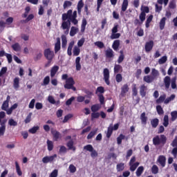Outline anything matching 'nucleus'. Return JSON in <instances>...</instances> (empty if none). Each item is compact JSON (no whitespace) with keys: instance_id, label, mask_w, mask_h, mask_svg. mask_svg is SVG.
<instances>
[{"instance_id":"23","label":"nucleus","mask_w":177,"mask_h":177,"mask_svg":"<svg viewBox=\"0 0 177 177\" xmlns=\"http://www.w3.org/2000/svg\"><path fill=\"white\" fill-rule=\"evenodd\" d=\"M75 67L77 71H81V57H77L75 59Z\"/></svg>"},{"instance_id":"29","label":"nucleus","mask_w":177,"mask_h":177,"mask_svg":"<svg viewBox=\"0 0 177 177\" xmlns=\"http://www.w3.org/2000/svg\"><path fill=\"white\" fill-rule=\"evenodd\" d=\"M165 99H167V95H165V94L161 95L159 97V98H158L156 100V104H160L161 103H163V102H165Z\"/></svg>"},{"instance_id":"21","label":"nucleus","mask_w":177,"mask_h":177,"mask_svg":"<svg viewBox=\"0 0 177 177\" xmlns=\"http://www.w3.org/2000/svg\"><path fill=\"white\" fill-rule=\"evenodd\" d=\"M164 84L165 89H169V86H171V77L169 76H166L164 78Z\"/></svg>"},{"instance_id":"57","label":"nucleus","mask_w":177,"mask_h":177,"mask_svg":"<svg viewBox=\"0 0 177 177\" xmlns=\"http://www.w3.org/2000/svg\"><path fill=\"white\" fill-rule=\"evenodd\" d=\"M171 86L172 89H176V77H174L171 79Z\"/></svg>"},{"instance_id":"28","label":"nucleus","mask_w":177,"mask_h":177,"mask_svg":"<svg viewBox=\"0 0 177 177\" xmlns=\"http://www.w3.org/2000/svg\"><path fill=\"white\" fill-rule=\"evenodd\" d=\"M144 171H145V167L143 166L138 167V168L136 171V176L138 177L142 176V174H143Z\"/></svg>"},{"instance_id":"62","label":"nucleus","mask_w":177,"mask_h":177,"mask_svg":"<svg viewBox=\"0 0 177 177\" xmlns=\"http://www.w3.org/2000/svg\"><path fill=\"white\" fill-rule=\"evenodd\" d=\"M121 37L120 33H111V39H118Z\"/></svg>"},{"instance_id":"4","label":"nucleus","mask_w":177,"mask_h":177,"mask_svg":"<svg viewBox=\"0 0 177 177\" xmlns=\"http://www.w3.org/2000/svg\"><path fill=\"white\" fill-rule=\"evenodd\" d=\"M84 149L86 150L87 151L91 152V156L93 158L95 157H97V151L93 149V147L91 145H87L84 147Z\"/></svg>"},{"instance_id":"26","label":"nucleus","mask_w":177,"mask_h":177,"mask_svg":"<svg viewBox=\"0 0 177 177\" xmlns=\"http://www.w3.org/2000/svg\"><path fill=\"white\" fill-rule=\"evenodd\" d=\"M165 21H167V18L165 17H162L159 22L160 30H162L165 28Z\"/></svg>"},{"instance_id":"56","label":"nucleus","mask_w":177,"mask_h":177,"mask_svg":"<svg viewBox=\"0 0 177 177\" xmlns=\"http://www.w3.org/2000/svg\"><path fill=\"white\" fill-rule=\"evenodd\" d=\"M8 125H10V127H17V122L13 120V118H10L8 120Z\"/></svg>"},{"instance_id":"6","label":"nucleus","mask_w":177,"mask_h":177,"mask_svg":"<svg viewBox=\"0 0 177 177\" xmlns=\"http://www.w3.org/2000/svg\"><path fill=\"white\" fill-rule=\"evenodd\" d=\"M57 158V154H54L50 156H44L42 158V162L44 164H48V162H53V161H55V158Z\"/></svg>"},{"instance_id":"5","label":"nucleus","mask_w":177,"mask_h":177,"mask_svg":"<svg viewBox=\"0 0 177 177\" xmlns=\"http://www.w3.org/2000/svg\"><path fill=\"white\" fill-rule=\"evenodd\" d=\"M104 81L106 85H110V71L109 68H105L103 71Z\"/></svg>"},{"instance_id":"35","label":"nucleus","mask_w":177,"mask_h":177,"mask_svg":"<svg viewBox=\"0 0 177 177\" xmlns=\"http://www.w3.org/2000/svg\"><path fill=\"white\" fill-rule=\"evenodd\" d=\"M57 71H59V66H54L50 70V77H53L56 75V73H57Z\"/></svg>"},{"instance_id":"60","label":"nucleus","mask_w":177,"mask_h":177,"mask_svg":"<svg viewBox=\"0 0 177 177\" xmlns=\"http://www.w3.org/2000/svg\"><path fill=\"white\" fill-rule=\"evenodd\" d=\"M141 12L145 13H149L150 12V8L148 6H142L141 7Z\"/></svg>"},{"instance_id":"14","label":"nucleus","mask_w":177,"mask_h":177,"mask_svg":"<svg viewBox=\"0 0 177 177\" xmlns=\"http://www.w3.org/2000/svg\"><path fill=\"white\" fill-rule=\"evenodd\" d=\"M70 26H71V24H67V22H62V28L64 30H66L64 31L65 35H68V32H70Z\"/></svg>"},{"instance_id":"3","label":"nucleus","mask_w":177,"mask_h":177,"mask_svg":"<svg viewBox=\"0 0 177 177\" xmlns=\"http://www.w3.org/2000/svg\"><path fill=\"white\" fill-rule=\"evenodd\" d=\"M44 55L47 60H53V57H55V52L51 50L50 48L45 49Z\"/></svg>"},{"instance_id":"33","label":"nucleus","mask_w":177,"mask_h":177,"mask_svg":"<svg viewBox=\"0 0 177 177\" xmlns=\"http://www.w3.org/2000/svg\"><path fill=\"white\" fill-rule=\"evenodd\" d=\"M153 15H150L147 18V21L145 22V27L146 28H149V27H150V23H151V21H153Z\"/></svg>"},{"instance_id":"16","label":"nucleus","mask_w":177,"mask_h":177,"mask_svg":"<svg viewBox=\"0 0 177 177\" xmlns=\"http://www.w3.org/2000/svg\"><path fill=\"white\" fill-rule=\"evenodd\" d=\"M129 91V86L127 84H124L121 88V96H125L127 95V92Z\"/></svg>"},{"instance_id":"52","label":"nucleus","mask_w":177,"mask_h":177,"mask_svg":"<svg viewBox=\"0 0 177 177\" xmlns=\"http://www.w3.org/2000/svg\"><path fill=\"white\" fill-rule=\"evenodd\" d=\"M124 139H125V136H124V134H120L119 136L117 138L118 145H121Z\"/></svg>"},{"instance_id":"30","label":"nucleus","mask_w":177,"mask_h":177,"mask_svg":"<svg viewBox=\"0 0 177 177\" xmlns=\"http://www.w3.org/2000/svg\"><path fill=\"white\" fill-rule=\"evenodd\" d=\"M158 124H160V120L158 118H154L151 120V125L152 128H156L158 127Z\"/></svg>"},{"instance_id":"55","label":"nucleus","mask_w":177,"mask_h":177,"mask_svg":"<svg viewBox=\"0 0 177 177\" xmlns=\"http://www.w3.org/2000/svg\"><path fill=\"white\" fill-rule=\"evenodd\" d=\"M167 60H168V57L166 55H165L158 59V64H164L165 63H167Z\"/></svg>"},{"instance_id":"53","label":"nucleus","mask_w":177,"mask_h":177,"mask_svg":"<svg viewBox=\"0 0 177 177\" xmlns=\"http://www.w3.org/2000/svg\"><path fill=\"white\" fill-rule=\"evenodd\" d=\"M158 166L153 165L151 167V172L152 174H153V175H157V174H158Z\"/></svg>"},{"instance_id":"50","label":"nucleus","mask_w":177,"mask_h":177,"mask_svg":"<svg viewBox=\"0 0 177 177\" xmlns=\"http://www.w3.org/2000/svg\"><path fill=\"white\" fill-rule=\"evenodd\" d=\"M156 111L158 115H162V114H164V109H162V106H161V105L156 106Z\"/></svg>"},{"instance_id":"13","label":"nucleus","mask_w":177,"mask_h":177,"mask_svg":"<svg viewBox=\"0 0 177 177\" xmlns=\"http://www.w3.org/2000/svg\"><path fill=\"white\" fill-rule=\"evenodd\" d=\"M9 102H10V95H8L6 97V100L3 102V104L1 106V110L6 111V109H8V107H9Z\"/></svg>"},{"instance_id":"11","label":"nucleus","mask_w":177,"mask_h":177,"mask_svg":"<svg viewBox=\"0 0 177 177\" xmlns=\"http://www.w3.org/2000/svg\"><path fill=\"white\" fill-rule=\"evenodd\" d=\"M51 133L55 142H57V140L62 138V134H60V132L57 130H51Z\"/></svg>"},{"instance_id":"45","label":"nucleus","mask_w":177,"mask_h":177,"mask_svg":"<svg viewBox=\"0 0 177 177\" xmlns=\"http://www.w3.org/2000/svg\"><path fill=\"white\" fill-rule=\"evenodd\" d=\"M15 167L17 175L19 176H21V175H23V172L21 171V169H20V165H19V162H17V161L15 162Z\"/></svg>"},{"instance_id":"49","label":"nucleus","mask_w":177,"mask_h":177,"mask_svg":"<svg viewBox=\"0 0 177 177\" xmlns=\"http://www.w3.org/2000/svg\"><path fill=\"white\" fill-rule=\"evenodd\" d=\"M47 149L48 151H52L53 150V142L49 140H47Z\"/></svg>"},{"instance_id":"19","label":"nucleus","mask_w":177,"mask_h":177,"mask_svg":"<svg viewBox=\"0 0 177 177\" xmlns=\"http://www.w3.org/2000/svg\"><path fill=\"white\" fill-rule=\"evenodd\" d=\"M156 80L151 75H145L143 77L144 82H147V84H151Z\"/></svg>"},{"instance_id":"54","label":"nucleus","mask_w":177,"mask_h":177,"mask_svg":"<svg viewBox=\"0 0 177 177\" xmlns=\"http://www.w3.org/2000/svg\"><path fill=\"white\" fill-rule=\"evenodd\" d=\"M176 96L175 94H172L170 97L165 98V104H168L169 102L174 100L175 99Z\"/></svg>"},{"instance_id":"37","label":"nucleus","mask_w":177,"mask_h":177,"mask_svg":"<svg viewBox=\"0 0 177 177\" xmlns=\"http://www.w3.org/2000/svg\"><path fill=\"white\" fill-rule=\"evenodd\" d=\"M125 165L123 162H120L118 163L116 165V169L118 171V172H122V171H124V168H125Z\"/></svg>"},{"instance_id":"39","label":"nucleus","mask_w":177,"mask_h":177,"mask_svg":"<svg viewBox=\"0 0 177 177\" xmlns=\"http://www.w3.org/2000/svg\"><path fill=\"white\" fill-rule=\"evenodd\" d=\"M128 5H129L128 0H123V2L122 3V8H121L122 12H125L127 9H128Z\"/></svg>"},{"instance_id":"40","label":"nucleus","mask_w":177,"mask_h":177,"mask_svg":"<svg viewBox=\"0 0 177 177\" xmlns=\"http://www.w3.org/2000/svg\"><path fill=\"white\" fill-rule=\"evenodd\" d=\"M151 75L155 80H156L157 77H158V75H160V73L158 72V71H157V69H156V68H153L151 69Z\"/></svg>"},{"instance_id":"42","label":"nucleus","mask_w":177,"mask_h":177,"mask_svg":"<svg viewBox=\"0 0 177 177\" xmlns=\"http://www.w3.org/2000/svg\"><path fill=\"white\" fill-rule=\"evenodd\" d=\"M73 56H80V54L81 53V49L79 48L78 46H75L73 48Z\"/></svg>"},{"instance_id":"61","label":"nucleus","mask_w":177,"mask_h":177,"mask_svg":"<svg viewBox=\"0 0 177 177\" xmlns=\"http://www.w3.org/2000/svg\"><path fill=\"white\" fill-rule=\"evenodd\" d=\"M115 81L118 84H120V82H122V75H121V73H118L115 75Z\"/></svg>"},{"instance_id":"7","label":"nucleus","mask_w":177,"mask_h":177,"mask_svg":"<svg viewBox=\"0 0 177 177\" xmlns=\"http://www.w3.org/2000/svg\"><path fill=\"white\" fill-rule=\"evenodd\" d=\"M153 46L154 41L153 40H150L149 41L146 42L145 46V52H147V53H149V52H151Z\"/></svg>"},{"instance_id":"18","label":"nucleus","mask_w":177,"mask_h":177,"mask_svg":"<svg viewBox=\"0 0 177 177\" xmlns=\"http://www.w3.org/2000/svg\"><path fill=\"white\" fill-rule=\"evenodd\" d=\"M60 49H62L60 38L57 37V41L55 44V48H54L55 53H57V52H59V50H60Z\"/></svg>"},{"instance_id":"64","label":"nucleus","mask_w":177,"mask_h":177,"mask_svg":"<svg viewBox=\"0 0 177 177\" xmlns=\"http://www.w3.org/2000/svg\"><path fill=\"white\" fill-rule=\"evenodd\" d=\"M98 99L100 104H104V96L103 94H98Z\"/></svg>"},{"instance_id":"58","label":"nucleus","mask_w":177,"mask_h":177,"mask_svg":"<svg viewBox=\"0 0 177 177\" xmlns=\"http://www.w3.org/2000/svg\"><path fill=\"white\" fill-rule=\"evenodd\" d=\"M32 116V113H29L24 120L25 124H30L31 122V117Z\"/></svg>"},{"instance_id":"46","label":"nucleus","mask_w":177,"mask_h":177,"mask_svg":"<svg viewBox=\"0 0 177 177\" xmlns=\"http://www.w3.org/2000/svg\"><path fill=\"white\" fill-rule=\"evenodd\" d=\"M39 131V126H35L28 130L29 133L34 135L37 131Z\"/></svg>"},{"instance_id":"12","label":"nucleus","mask_w":177,"mask_h":177,"mask_svg":"<svg viewBox=\"0 0 177 177\" xmlns=\"http://www.w3.org/2000/svg\"><path fill=\"white\" fill-rule=\"evenodd\" d=\"M75 44V41L72 40L69 44L67 49V55L68 56H72L73 55V48H74V45Z\"/></svg>"},{"instance_id":"17","label":"nucleus","mask_w":177,"mask_h":177,"mask_svg":"<svg viewBox=\"0 0 177 177\" xmlns=\"http://www.w3.org/2000/svg\"><path fill=\"white\" fill-rule=\"evenodd\" d=\"M140 120H141V124L142 125H147L148 118L147 116H146V112H143L141 113L140 116Z\"/></svg>"},{"instance_id":"31","label":"nucleus","mask_w":177,"mask_h":177,"mask_svg":"<svg viewBox=\"0 0 177 177\" xmlns=\"http://www.w3.org/2000/svg\"><path fill=\"white\" fill-rule=\"evenodd\" d=\"M20 79L19 77H15L14 79L13 87L15 89H19L20 88Z\"/></svg>"},{"instance_id":"1","label":"nucleus","mask_w":177,"mask_h":177,"mask_svg":"<svg viewBox=\"0 0 177 177\" xmlns=\"http://www.w3.org/2000/svg\"><path fill=\"white\" fill-rule=\"evenodd\" d=\"M152 142L154 146H160V145L164 146L167 143V136L164 134L156 136L153 138Z\"/></svg>"},{"instance_id":"20","label":"nucleus","mask_w":177,"mask_h":177,"mask_svg":"<svg viewBox=\"0 0 177 177\" xmlns=\"http://www.w3.org/2000/svg\"><path fill=\"white\" fill-rule=\"evenodd\" d=\"M105 56L106 59H113L114 57V51L113 49L109 48L105 51Z\"/></svg>"},{"instance_id":"34","label":"nucleus","mask_w":177,"mask_h":177,"mask_svg":"<svg viewBox=\"0 0 177 177\" xmlns=\"http://www.w3.org/2000/svg\"><path fill=\"white\" fill-rule=\"evenodd\" d=\"M112 48L113 49V50H118V48H120V40L116 39L113 41V44H112Z\"/></svg>"},{"instance_id":"63","label":"nucleus","mask_w":177,"mask_h":177,"mask_svg":"<svg viewBox=\"0 0 177 177\" xmlns=\"http://www.w3.org/2000/svg\"><path fill=\"white\" fill-rule=\"evenodd\" d=\"M95 45L100 49H103V48H104V44L102 41H96L95 42Z\"/></svg>"},{"instance_id":"51","label":"nucleus","mask_w":177,"mask_h":177,"mask_svg":"<svg viewBox=\"0 0 177 177\" xmlns=\"http://www.w3.org/2000/svg\"><path fill=\"white\" fill-rule=\"evenodd\" d=\"M50 82V77L49 76H46L43 80V84L41 85L46 86V85H49Z\"/></svg>"},{"instance_id":"41","label":"nucleus","mask_w":177,"mask_h":177,"mask_svg":"<svg viewBox=\"0 0 177 177\" xmlns=\"http://www.w3.org/2000/svg\"><path fill=\"white\" fill-rule=\"evenodd\" d=\"M168 9L175 10L176 9V1L175 0H171L169 3Z\"/></svg>"},{"instance_id":"27","label":"nucleus","mask_w":177,"mask_h":177,"mask_svg":"<svg viewBox=\"0 0 177 177\" xmlns=\"http://www.w3.org/2000/svg\"><path fill=\"white\" fill-rule=\"evenodd\" d=\"M113 71L115 74H118V73H122V66L120 64H115Z\"/></svg>"},{"instance_id":"38","label":"nucleus","mask_w":177,"mask_h":177,"mask_svg":"<svg viewBox=\"0 0 177 177\" xmlns=\"http://www.w3.org/2000/svg\"><path fill=\"white\" fill-rule=\"evenodd\" d=\"M11 47L15 52H20V50H21V47L19 43L12 44Z\"/></svg>"},{"instance_id":"2","label":"nucleus","mask_w":177,"mask_h":177,"mask_svg":"<svg viewBox=\"0 0 177 177\" xmlns=\"http://www.w3.org/2000/svg\"><path fill=\"white\" fill-rule=\"evenodd\" d=\"M62 23L71 24L73 23V10H68L66 13L62 14Z\"/></svg>"},{"instance_id":"44","label":"nucleus","mask_w":177,"mask_h":177,"mask_svg":"<svg viewBox=\"0 0 177 177\" xmlns=\"http://www.w3.org/2000/svg\"><path fill=\"white\" fill-rule=\"evenodd\" d=\"M162 125L165 126V128L169 125V118L168 117V115L164 116Z\"/></svg>"},{"instance_id":"25","label":"nucleus","mask_w":177,"mask_h":177,"mask_svg":"<svg viewBox=\"0 0 177 177\" xmlns=\"http://www.w3.org/2000/svg\"><path fill=\"white\" fill-rule=\"evenodd\" d=\"M66 146L68 148V150H73V151H75L76 148L74 147V141L73 140H69L66 143Z\"/></svg>"},{"instance_id":"8","label":"nucleus","mask_w":177,"mask_h":177,"mask_svg":"<svg viewBox=\"0 0 177 177\" xmlns=\"http://www.w3.org/2000/svg\"><path fill=\"white\" fill-rule=\"evenodd\" d=\"M75 84V82L73 77H68V80H66V84H64L65 89H70L71 86Z\"/></svg>"},{"instance_id":"10","label":"nucleus","mask_w":177,"mask_h":177,"mask_svg":"<svg viewBox=\"0 0 177 177\" xmlns=\"http://www.w3.org/2000/svg\"><path fill=\"white\" fill-rule=\"evenodd\" d=\"M140 95L141 97H145L146 95H147V87L146 85L142 84L140 86Z\"/></svg>"},{"instance_id":"36","label":"nucleus","mask_w":177,"mask_h":177,"mask_svg":"<svg viewBox=\"0 0 177 177\" xmlns=\"http://www.w3.org/2000/svg\"><path fill=\"white\" fill-rule=\"evenodd\" d=\"M78 31H80V29H78V28H76L75 26H72L70 31V36L74 37V35H75V34H77Z\"/></svg>"},{"instance_id":"43","label":"nucleus","mask_w":177,"mask_h":177,"mask_svg":"<svg viewBox=\"0 0 177 177\" xmlns=\"http://www.w3.org/2000/svg\"><path fill=\"white\" fill-rule=\"evenodd\" d=\"M67 46V37L64 35L62 36V47L63 49H66Z\"/></svg>"},{"instance_id":"22","label":"nucleus","mask_w":177,"mask_h":177,"mask_svg":"<svg viewBox=\"0 0 177 177\" xmlns=\"http://www.w3.org/2000/svg\"><path fill=\"white\" fill-rule=\"evenodd\" d=\"M82 8H84V1L82 0H80L77 6V13L79 16H81V12L82 10Z\"/></svg>"},{"instance_id":"59","label":"nucleus","mask_w":177,"mask_h":177,"mask_svg":"<svg viewBox=\"0 0 177 177\" xmlns=\"http://www.w3.org/2000/svg\"><path fill=\"white\" fill-rule=\"evenodd\" d=\"M171 121L174 122V121H176L177 119V111H174L172 112H171Z\"/></svg>"},{"instance_id":"32","label":"nucleus","mask_w":177,"mask_h":177,"mask_svg":"<svg viewBox=\"0 0 177 177\" xmlns=\"http://www.w3.org/2000/svg\"><path fill=\"white\" fill-rule=\"evenodd\" d=\"M91 110L93 113H97L100 110V105L99 104H95L91 106Z\"/></svg>"},{"instance_id":"48","label":"nucleus","mask_w":177,"mask_h":177,"mask_svg":"<svg viewBox=\"0 0 177 177\" xmlns=\"http://www.w3.org/2000/svg\"><path fill=\"white\" fill-rule=\"evenodd\" d=\"M111 135H113V127L110 126L107 129L106 138L110 139V138H111Z\"/></svg>"},{"instance_id":"15","label":"nucleus","mask_w":177,"mask_h":177,"mask_svg":"<svg viewBox=\"0 0 177 177\" xmlns=\"http://www.w3.org/2000/svg\"><path fill=\"white\" fill-rule=\"evenodd\" d=\"M158 162L161 165V167L164 168V167H165V162H167V158H165V156L162 155L159 156L158 158Z\"/></svg>"},{"instance_id":"47","label":"nucleus","mask_w":177,"mask_h":177,"mask_svg":"<svg viewBox=\"0 0 177 177\" xmlns=\"http://www.w3.org/2000/svg\"><path fill=\"white\" fill-rule=\"evenodd\" d=\"M132 96H138V87L136 84L132 85Z\"/></svg>"},{"instance_id":"9","label":"nucleus","mask_w":177,"mask_h":177,"mask_svg":"<svg viewBox=\"0 0 177 177\" xmlns=\"http://www.w3.org/2000/svg\"><path fill=\"white\" fill-rule=\"evenodd\" d=\"M0 124V136H3V135H5V131H6V120H2Z\"/></svg>"},{"instance_id":"24","label":"nucleus","mask_w":177,"mask_h":177,"mask_svg":"<svg viewBox=\"0 0 177 177\" xmlns=\"http://www.w3.org/2000/svg\"><path fill=\"white\" fill-rule=\"evenodd\" d=\"M77 10H75L72 12V24H74V26H77V24H78V19H77Z\"/></svg>"}]
</instances>
